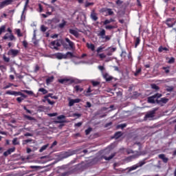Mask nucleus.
<instances>
[{"mask_svg": "<svg viewBox=\"0 0 176 176\" xmlns=\"http://www.w3.org/2000/svg\"><path fill=\"white\" fill-rule=\"evenodd\" d=\"M141 43V38L140 37L135 38V47H138V45Z\"/></svg>", "mask_w": 176, "mask_h": 176, "instance_id": "b1692460", "label": "nucleus"}, {"mask_svg": "<svg viewBox=\"0 0 176 176\" xmlns=\"http://www.w3.org/2000/svg\"><path fill=\"white\" fill-rule=\"evenodd\" d=\"M8 33L5 34V36L3 37V39L6 40V39H10V41H14L15 37L14 35L11 34L10 36Z\"/></svg>", "mask_w": 176, "mask_h": 176, "instance_id": "a211bd4d", "label": "nucleus"}, {"mask_svg": "<svg viewBox=\"0 0 176 176\" xmlns=\"http://www.w3.org/2000/svg\"><path fill=\"white\" fill-rule=\"evenodd\" d=\"M122 135H123V133H122L121 131L116 132V133L114 134V137H115V138H116V139L120 138V137H122Z\"/></svg>", "mask_w": 176, "mask_h": 176, "instance_id": "7c9ffc66", "label": "nucleus"}, {"mask_svg": "<svg viewBox=\"0 0 176 176\" xmlns=\"http://www.w3.org/2000/svg\"><path fill=\"white\" fill-rule=\"evenodd\" d=\"M91 19L94 20V21H97V20H98V16H97V13H96L95 10L91 11Z\"/></svg>", "mask_w": 176, "mask_h": 176, "instance_id": "2eb2a0df", "label": "nucleus"}, {"mask_svg": "<svg viewBox=\"0 0 176 176\" xmlns=\"http://www.w3.org/2000/svg\"><path fill=\"white\" fill-rule=\"evenodd\" d=\"M104 49V47H98V49H97V50H96V52H97V53H101L102 52V50Z\"/></svg>", "mask_w": 176, "mask_h": 176, "instance_id": "bf43d9fd", "label": "nucleus"}, {"mask_svg": "<svg viewBox=\"0 0 176 176\" xmlns=\"http://www.w3.org/2000/svg\"><path fill=\"white\" fill-rule=\"evenodd\" d=\"M99 36H101V38H102V39H104V38H105V30H102L100 33H99Z\"/></svg>", "mask_w": 176, "mask_h": 176, "instance_id": "f704fd0d", "label": "nucleus"}, {"mask_svg": "<svg viewBox=\"0 0 176 176\" xmlns=\"http://www.w3.org/2000/svg\"><path fill=\"white\" fill-rule=\"evenodd\" d=\"M19 53H20V51L14 49H11L8 52V56H11L12 58L17 57V56H19Z\"/></svg>", "mask_w": 176, "mask_h": 176, "instance_id": "6e6552de", "label": "nucleus"}, {"mask_svg": "<svg viewBox=\"0 0 176 176\" xmlns=\"http://www.w3.org/2000/svg\"><path fill=\"white\" fill-rule=\"evenodd\" d=\"M75 57V55H74V53L71 52H67L65 54H64V59L67 60L68 58H74Z\"/></svg>", "mask_w": 176, "mask_h": 176, "instance_id": "ddd939ff", "label": "nucleus"}, {"mask_svg": "<svg viewBox=\"0 0 176 176\" xmlns=\"http://www.w3.org/2000/svg\"><path fill=\"white\" fill-rule=\"evenodd\" d=\"M165 24L167 25L168 28H173L174 25L176 24V19L175 18H168L166 21Z\"/></svg>", "mask_w": 176, "mask_h": 176, "instance_id": "39448f33", "label": "nucleus"}, {"mask_svg": "<svg viewBox=\"0 0 176 176\" xmlns=\"http://www.w3.org/2000/svg\"><path fill=\"white\" fill-rule=\"evenodd\" d=\"M168 63V64H174L175 63V58L174 57H171Z\"/></svg>", "mask_w": 176, "mask_h": 176, "instance_id": "c03bdc74", "label": "nucleus"}, {"mask_svg": "<svg viewBox=\"0 0 176 176\" xmlns=\"http://www.w3.org/2000/svg\"><path fill=\"white\" fill-rule=\"evenodd\" d=\"M6 94H8L9 96H15V97H17V96H21V97L16 98V101L20 104L22 102L25 98H27V95L23 94L21 91H7L6 92Z\"/></svg>", "mask_w": 176, "mask_h": 176, "instance_id": "f257e3e1", "label": "nucleus"}, {"mask_svg": "<svg viewBox=\"0 0 176 176\" xmlns=\"http://www.w3.org/2000/svg\"><path fill=\"white\" fill-rule=\"evenodd\" d=\"M59 83L61 85H72V83H75V80L71 78H60L58 80Z\"/></svg>", "mask_w": 176, "mask_h": 176, "instance_id": "423d86ee", "label": "nucleus"}, {"mask_svg": "<svg viewBox=\"0 0 176 176\" xmlns=\"http://www.w3.org/2000/svg\"><path fill=\"white\" fill-rule=\"evenodd\" d=\"M65 41L66 43H63L62 45L65 49H69L70 50H74L75 49V43L71 41V40L68 38H65Z\"/></svg>", "mask_w": 176, "mask_h": 176, "instance_id": "f03ea898", "label": "nucleus"}, {"mask_svg": "<svg viewBox=\"0 0 176 176\" xmlns=\"http://www.w3.org/2000/svg\"><path fill=\"white\" fill-rule=\"evenodd\" d=\"M55 56L58 58V60H63V58H64V54L58 52L55 54Z\"/></svg>", "mask_w": 176, "mask_h": 176, "instance_id": "393cba45", "label": "nucleus"}, {"mask_svg": "<svg viewBox=\"0 0 176 176\" xmlns=\"http://www.w3.org/2000/svg\"><path fill=\"white\" fill-rule=\"evenodd\" d=\"M140 73H141V69H138L135 72L134 75L135 76H138V75H140Z\"/></svg>", "mask_w": 176, "mask_h": 176, "instance_id": "6e6d98bb", "label": "nucleus"}, {"mask_svg": "<svg viewBox=\"0 0 176 176\" xmlns=\"http://www.w3.org/2000/svg\"><path fill=\"white\" fill-rule=\"evenodd\" d=\"M113 52H116V48L112 47V48H109V51L107 52V55L108 56H112V54Z\"/></svg>", "mask_w": 176, "mask_h": 176, "instance_id": "bb28decb", "label": "nucleus"}, {"mask_svg": "<svg viewBox=\"0 0 176 176\" xmlns=\"http://www.w3.org/2000/svg\"><path fill=\"white\" fill-rule=\"evenodd\" d=\"M80 102V99L76 98V99H70L69 100V107H74L75 104H78Z\"/></svg>", "mask_w": 176, "mask_h": 176, "instance_id": "9b49d317", "label": "nucleus"}, {"mask_svg": "<svg viewBox=\"0 0 176 176\" xmlns=\"http://www.w3.org/2000/svg\"><path fill=\"white\" fill-rule=\"evenodd\" d=\"M94 6V3H93V2H89V1H85V8H89V6Z\"/></svg>", "mask_w": 176, "mask_h": 176, "instance_id": "c9c22d12", "label": "nucleus"}, {"mask_svg": "<svg viewBox=\"0 0 176 176\" xmlns=\"http://www.w3.org/2000/svg\"><path fill=\"white\" fill-rule=\"evenodd\" d=\"M125 127H127V124H120L117 125L116 129H124Z\"/></svg>", "mask_w": 176, "mask_h": 176, "instance_id": "2f4dec72", "label": "nucleus"}, {"mask_svg": "<svg viewBox=\"0 0 176 176\" xmlns=\"http://www.w3.org/2000/svg\"><path fill=\"white\" fill-rule=\"evenodd\" d=\"M107 13L109 16L113 15V11H112V9L111 8H108Z\"/></svg>", "mask_w": 176, "mask_h": 176, "instance_id": "49530a36", "label": "nucleus"}, {"mask_svg": "<svg viewBox=\"0 0 176 176\" xmlns=\"http://www.w3.org/2000/svg\"><path fill=\"white\" fill-rule=\"evenodd\" d=\"M3 60L6 62V63H9V61H10V58H8L6 56H3Z\"/></svg>", "mask_w": 176, "mask_h": 176, "instance_id": "e2e57ef3", "label": "nucleus"}, {"mask_svg": "<svg viewBox=\"0 0 176 176\" xmlns=\"http://www.w3.org/2000/svg\"><path fill=\"white\" fill-rule=\"evenodd\" d=\"M0 70L1 72H6V66L0 65Z\"/></svg>", "mask_w": 176, "mask_h": 176, "instance_id": "79ce46f5", "label": "nucleus"}, {"mask_svg": "<svg viewBox=\"0 0 176 176\" xmlns=\"http://www.w3.org/2000/svg\"><path fill=\"white\" fill-rule=\"evenodd\" d=\"M58 120H61V119H65V116L64 115H60L57 117Z\"/></svg>", "mask_w": 176, "mask_h": 176, "instance_id": "0e129e2a", "label": "nucleus"}, {"mask_svg": "<svg viewBox=\"0 0 176 176\" xmlns=\"http://www.w3.org/2000/svg\"><path fill=\"white\" fill-rule=\"evenodd\" d=\"M46 101H47L48 104H50V105H54V104H55V102L54 101H52L50 100V99L49 98H47L45 99Z\"/></svg>", "mask_w": 176, "mask_h": 176, "instance_id": "5fc2aeb1", "label": "nucleus"}, {"mask_svg": "<svg viewBox=\"0 0 176 176\" xmlns=\"http://www.w3.org/2000/svg\"><path fill=\"white\" fill-rule=\"evenodd\" d=\"M100 58H107V55H105V54H100L99 55Z\"/></svg>", "mask_w": 176, "mask_h": 176, "instance_id": "69168bd1", "label": "nucleus"}, {"mask_svg": "<svg viewBox=\"0 0 176 176\" xmlns=\"http://www.w3.org/2000/svg\"><path fill=\"white\" fill-rule=\"evenodd\" d=\"M91 131H93V128L89 127L87 129L85 130V135H89V134H90Z\"/></svg>", "mask_w": 176, "mask_h": 176, "instance_id": "4c0bfd02", "label": "nucleus"}, {"mask_svg": "<svg viewBox=\"0 0 176 176\" xmlns=\"http://www.w3.org/2000/svg\"><path fill=\"white\" fill-rule=\"evenodd\" d=\"M70 174H71V172L66 171V172L60 173V176H69Z\"/></svg>", "mask_w": 176, "mask_h": 176, "instance_id": "a18cd8bd", "label": "nucleus"}, {"mask_svg": "<svg viewBox=\"0 0 176 176\" xmlns=\"http://www.w3.org/2000/svg\"><path fill=\"white\" fill-rule=\"evenodd\" d=\"M5 31H6V26L2 25V26L0 28V35H2V33H3V32H5Z\"/></svg>", "mask_w": 176, "mask_h": 176, "instance_id": "ea45409f", "label": "nucleus"}, {"mask_svg": "<svg viewBox=\"0 0 176 176\" xmlns=\"http://www.w3.org/2000/svg\"><path fill=\"white\" fill-rule=\"evenodd\" d=\"M155 98L153 96H149L148 98H147V101L148 102V104H155L156 103V100H155Z\"/></svg>", "mask_w": 176, "mask_h": 176, "instance_id": "412c9836", "label": "nucleus"}, {"mask_svg": "<svg viewBox=\"0 0 176 176\" xmlns=\"http://www.w3.org/2000/svg\"><path fill=\"white\" fill-rule=\"evenodd\" d=\"M14 151H16V148H9L8 151H6V152L3 153V156H5L6 157L9 156V155H12V153H13V152H14Z\"/></svg>", "mask_w": 176, "mask_h": 176, "instance_id": "f8f14e48", "label": "nucleus"}, {"mask_svg": "<svg viewBox=\"0 0 176 176\" xmlns=\"http://www.w3.org/2000/svg\"><path fill=\"white\" fill-rule=\"evenodd\" d=\"M67 25V21L64 19L62 20V23L58 24L59 28H64Z\"/></svg>", "mask_w": 176, "mask_h": 176, "instance_id": "c85d7f7f", "label": "nucleus"}, {"mask_svg": "<svg viewBox=\"0 0 176 176\" xmlns=\"http://www.w3.org/2000/svg\"><path fill=\"white\" fill-rule=\"evenodd\" d=\"M50 97L51 98H53L54 100H57L58 98L56 96H53V94H48L47 96L44 97L45 99H47Z\"/></svg>", "mask_w": 176, "mask_h": 176, "instance_id": "a878e982", "label": "nucleus"}, {"mask_svg": "<svg viewBox=\"0 0 176 176\" xmlns=\"http://www.w3.org/2000/svg\"><path fill=\"white\" fill-rule=\"evenodd\" d=\"M22 43L23 46H24L25 48L28 47V43L27 42V41H23Z\"/></svg>", "mask_w": 176, "mask_h": 176, "instance_id": "052dcab7", "label": "nucleus"}, {"mask_svg": "<svg viewBox=\"0 0 176 176\" xmlns=\"http://www.w3.org/2000/svg\"><path fill=\"white\" fill-rule=\"evenodd\" d=\"M116 5H118V6H120V5H122V3H123V1H122L121 0H117L116 1Z\"/></svg>", "mask_w": 176, "mask_h": 176, "instance_id": "680f3d73", "label": "nucleus"}, {"mask_svg": "<svg viewBox=\"0 0 176 176\" xmlns=\"http://www.w3.org/2000/svg\"><path fill=\"white\" fill-rule=\"evenodd\" d=\"M51 49H54L55 50H58V47L61 46V42L60 41H54L50 43Z\"/></svg>", "mask_w": 176, "mask_h": 176, "instance_id": "0eeeda50", "label": "nucleus"}, {"mask_svg": "<svg viewBox=\"0 0 176 176\" xmlns=\"http://www.w3.org/2000/svg\"><path fill=\"white\" fill-rule=\"evenodd\" d=\"M87 49H89L90 50H91V52H94V50H96V46L93 43H87Z\"/></svg>", "mask_w": 176, "mask_h": 176, "instance_id": "6ab92c4d", "label": "nucleus"}, {"mask_svg": "<svg viewBox=\"0 0 176 176\" xmlns=\"http://www.w3.org/2000/svg\"><path fill=\"white\" fill-rule=\"evenodd\" d=\"M21 91L23 93H25L28 96H34V91H28V90L24 89V90H22Z\"/></svg>", "mask_w": 176, "mask_h": 176, "instance_id": "c756f323", "label": "nucleus"}, {"mask_svg": "<svg viewBox=\"0 0 176 176\" xmlns=\"http://www.w3.org/2000/svg\"><path fill=\"white\" fill-rule=\"evenodd\" d=\"M104 78L106 80L107 82H109L113 79V77L109 76L108 73H105L104 75Z\"/></svg>", "mask_w": 176, "mask_h": 176, "instance_id": "4be33fe9", "label": "nucleus"}, {"mask_svg": "<svg viewBox=\"0 0 176 176\" xmlns=\"http://www.w3.org/2000/svg\"><path fill=\"white\" fill-rule=\"evenodd\" d=\"M23 118L25 119H27L28 120H35V118H34V117H31V116H27V115H24Z\"/></svg>", "mask_w": 176, "mask_h": 176, "instance_id": "a19ab883", "label": "nucleus"}, {"mask_svg": "<svg viewBox=\"0 0 176 176\" xmlns=\"http://www.w3.org/2000/svg\"><path fill=\"white\" fill-rule=\"evenodd\" d=\"M74 89H75V91L76 93H82V91H83V88L80 87V85H76L74 87Z\"/></svg>", "mask_w": 176, "mask_h": 176, "instance_id": "5701e85b", "label": "nucleus"}, {"mask_svg": "<svg viewBox=\"0 0 176 176\" xmlns=\"http://www.w3.org/2000/svg\"><path fill=\"white\" fill-rule=\"evenodd\" d=\"M146 163V162H145V160L140 161L138 164L127 168L126 170H128V173H131V171H134V170H137V168H139V167H142V166H144V164H145Z\"/></svg>", "mask_w": 176, "mask_h": 176, "instance_id": "7ed1b4c3", "label": "nucleus"}, {"mask_svg": "<svg viewBox=\"0 0 176 176\" xmlns=\"http://www.w3.org/2000/svg\"><path fill=\"white\" fill-rule=\"evenodd\" d=\"M108 9H109V8H102V9L100 10V12H102V13H107Z\"/></svg>", "mask_w": 176, "mask_h": 176, "instance_id": "774afa93", "label": "nucleus"}, {"mask_svg": "<svg viewBox=\"0 0 176 176\" xmlns=\"http://www.w3.org/2000/svg\"><path fill=\"white\" fill-rule=\"evenodd\" d=\"M159 159H161L164 163H167L168 162V158L166 157L164 154H160L158 155Z\"/></svg>", "mask_w": 176, "mask_h": 176, "instance_id": "f3484780", "label": "nucleus"}, {"mask_svg": "<svg viewBox=\"0 0 176 176\" xmlns=\"http://www.w3.org/2000/svg\"><path fill=\"white\" fill-rule=\"evenodd\" d=\"M168 52V48L166 47H163V46H160L159 48H158V52L160 53H162V52Z\"/></svg>", "mask_w": 176, "mask_h": 176, "instance_id": "cd10ccee", "label": "nucleus"}, {"mask_svg": "<svg viewBox=\"0 0 176 176\" xmlns=\"http://www.w3.org/2000/svg\"><path fill=\"white\" fill-rule=\"evenodd\" d=\"M167 102H168V98H162L160 100H156L157 104H167Z\"/></svg>", "mask_w": 176, "mask_h": 176, "instance_id": "4468645a", "label": "nucleus"}, {"mask_svg": "<svg viewBox=\"0 0 176 176\" xmlns=\"http://www.w3.org/2000/svg\"><path fill=\"white\" fill-rule=\"evenodd\" d=\"M151 87H152V89H153L154 90H159V89H160V88L159 87V86H157L156 84H153V85H151Z\"/></svg>", "mask_w": 176, "mask_h": 176, "instance_id": "09e8293b", "label": "nucleus"}, {"mask_svg": "<svg viewBox=\"0 0 176 176\" xmlns=\"http://www.w3.org/2000/svg\"><path fill=\"white\" fill-rule=\"evenodd\" d=\"M38 91L42 93V94H47L48 93L47 90L45 88H39Z\"/></svg>", "mask_w": 176, "mask_h": 176, "instance_id": "473e14b6", "label": "nucleus"}, {"mask_svg": "<svg viewBox=\"0 0 176 176\" xmlns=\"http://www.w3.org/2000/svg\"><path fill=\"white\" fill-rule=\"evenodd\" d=\"M86 93H87L85 94L86 97H89V96H90L89 93H91V88L90 87L87 89Z\"/></svg>", "mask_w": 176, "mask_h": 176, "instance_id": "3c124183", "label": "nucleus"}, {"mask_svg": "<svg viewBox=\"0 0 176 176\" xmlns=\"http://www.w3.org/2000/svg\"><path fill=\"white\" fill-rule=\"evenodd\" d=\"M41 30L42 32H46L47 28L45 27L44 25H42L41 27Z\"/></svg>", "mask_w": 176, "mask_h": 176, "instance_id": "8fccbe9b", "label": "nucleus"}, {"mask_svg": "<svg viewBox=\"0 0 176 176\" xmlns=\"http://www.w3.org/2000/svg\"><path fill=\"white\" fill-rule=\"evenodd\" d=\"M28 142H32V139H28L25 140L23 141V145H25L27 144H28Z\"/></svg>", "mask_w": 176, "mask_h": 176, "instance_id": "de8ad7c7", "label": "nucleus"}, {"mask_svg": "<svg viewBox=\"0 0 176 176\" xmlns=\"http://www.w3.org/2000/svg\"><path fill=\"white\" fill-rule=\"evenodd\" d=\"M105 28H106V30H113V28H115V26H113V25H106Z\"/></svg>", "mask_w": 176, "mask_h": 176, "instance_id": "13d9d810", "label": "nucleus"}, {"mask_svg": "<svg viewBox=\"0 0 176 176\" xmlns=\"http://www.w3.org/2000/svg\"><path fill=\"white\" fill-rule=\"evenodd\" d=\"M155 116V111H150L147 114L145 115L144 119H149L151 118H153Z\"/></svg>", "mask_w": 176, "mask_h": 176, "instance_id": "aec40b11", "label": "nucleus"}, {"mask_svg": "<svg viewBox=\"0 0 176 176\" xmlns=\"http://www.w3.org/2000/svg\"><path fill=\"white\" fill-rule=\"evenodd\" d=\"M162 69L165 72V74H170V67H163Z\"/></svg>", "mask_w": 176, "mask_h": 176, "instance_id": "e433bc0d", "label": "nucleus"}, {"mask_svg": "<svg viewBox=\"0 0 176 176\" xmlns=\"http://www.w3.org/2000/svg\"><path fill=\"white\" fill-rule=\"evenodd\" d=\"M162 94H159V93H157L154 95H153V96H154V98H160V97H162Z\"/></svg>", "mask_w": 176, "mask_h": 176, "instance_id": "603ef678", "label": "nucleus"}, {"mask_svg": "<svg viewBox=\"0 0 176 176\" xmlns=\"http://www.w3.org/2000/svg\"><path fill=\"white\" fill-rule=\"evenodd\" d=\"M12 144L14 145H20V142L17 140V138H15L12 140Z\"/></svg>", "mask_w": 176, "mask_h": 176, "instance_id": "58836bf2", "label": "nucleus"}, {"mask_svg": "<svg viewBox=\"0 0 176 176\" xmlns=\"http://www.w3.org/2000/svg\"><path fill=\"white\" fill-rule=\"evenodd\" d=\"M47 148V145H44V146H43L40 148L39 152H43V151H46Z\"/></svg>", "mask_w": 176, "mask_h": 176, "instance_id": "864d4df0", "label": "nucleus"}, {"mask_svg": "<svg viewBox=\"0 0 176 176\" xmlns=\"http://www.w3.org/2000/svg\"><path fill=\"white\" fill-rule=\"evenodd\" d=\"M53 80H54V76L49 77L46 79V83L47 85H49V83H52V82H53Z\"/></svg>", "mask_w": 176, "mask_h": 176, "instance_id": "72a5a7b5", "label": "nucleus"}, {"mask_svg": "<svg viewBox=\"0 0 176 176\" xmlns=\"http://www.w3.org/2000/svg\"><path fill=\"white\" fill-rule=\"evenodd\" d=\"M111 126H112V122H108V123L105 124L104 127H105V129H107V128H108Z\"/></svg>", "mask_w": 176, "mask_h": 176, "instance_id": "338daca9", "label": "nucleus"}, {"mask_svg": "<svg viewBox=\"0 0 176 176\" xmlns=\"http://www.w3.org/2000/svg\"><path fill=\"white\" fill-rule=\"evenodd\" d=\"M76 154V151H69L63 154V159H67V157H69V156H72Z\"/></svg>", "mask_w": 176, "mask_h": 176, "instance_id": "9d476101", "label": "nucleus"}, {"mask_svg": "<svg viewBox=\"0 0 176 176\" xmlns=\"http://www.w3.org/2000/svg\"><path fill=\"white\" fill-rule=\"evenodd\" d=\"M91 83L92 84V85L94 86V87H96L97 86H98L100 85V82L98 81H94V80H92L91 82Z\"/></svg>", "mask_w": 176, "mask_h": 176, "instance_id": "37998d69", "label": "nucleus"}, {"mask_svg": "<svg viewBox=\"0 0 176 176\" xmlns=\"http://www.w3.org/2000/svg\"><path fill=\"white\" fill-rule=\"evenodd\" d=\"M69 32L72 35H74V36H75L76 38H78L79 37V33L78 32V31H76L75 30L69 29Z\"/></svg>", "mask_w": 176, "mask_h": 176, "instance_id": "dca6fc26", "label": "nucleus"}, {"mask_svg": "<svg viewBox=\"0 0 176 176\" xmlns=\"http://www.w3.org/2000/svg\"><path fill=\"white\" fill-rule=\"evenodd\" d=\"M13 3V0H4L0 2V9H3L5 6H9V5H12Z\"/></svg>", "mask_w": 176, "mask_h": 176, "instance_id": "1a4fd4ad", "label": "nucleus"}, {"mask_svg": "<svg viewBox=\"0 0 176 176\" xmlns=\"http://www.w3.org/2000/svg\"><path fill=\"white\" fill-rule=\"evenodd\" d=\"M82 124H83L82 122H80L76 123L74 124V127H80V126H82Z\"/></svg>", "mask_w": 176, "mask_h": 176, "instance_id": "4d7b16f0", "label": "nucleus"}, {"mask_svg": "<svg viewBox=\"0 0 176 176\" xmlns=\"http://www.w3.org/2000/svg\"><path fill=\"white\" fill-rule=\"evenodd\" d=\"M111 153V150L109 148H106L104 150V155H102V159H104V160H111V159H113L115 156H116V153H113L110 156L108 157V155Z\"/></svg>", "mask_w": 176, "mask_h": 176, "instance_id": "20e7f679", "label": "nucleus"}]
</instances>
